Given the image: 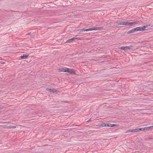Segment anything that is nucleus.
<instances>
[{"instance_id": "1", "label": "nucleus", "mask_w": 153, "mask_h": 153, "mask_svg": "<svg viewBox=\"0 0 153 153\" xmlns=\"http://www.w3.org/2000/svg\"><path fill=\"white\" fill-rule=\"evenodd\" d=\"M137 24V22H123L118 24L119 25H135Z\"/></svg>"}, {"instance_id": "2", "label": "nucleus", "mask_w": 153, "mask_h": 153, "mask_svg": "<svg viewBox=\"0 0 153 153\" xmlns=\"http://www.w3.org/2000/svg\"><path fill=\"white\" fill-rule=\"evenodd\" d=\"M66 72L69 73L71 74H74L75 73V71L73 69L66 68Z\"/></svg>"}, {"instance_id": "3", "label": "nucleus", "mask_w": 153, "mask_h": 153, "mask_svg": "<svg viewBox=\"0 0 153 153\" xmlns=\"http://www.w3.org/2000/svg\"><path fill=\"white\" fill-rule=\"evenodd\" d=\"M102 27H96L92 28H90L88 29H86V31H88L90 30H99Z\"/></svg>"}, {"instance_id": "4", "label": "nucleus", "mask_w": 153, "mask_h": 153, "mask_svg": "<svg viewBox=\"0 0 153 153\" xmlns=\"http://www.w3.org/2000/svg\"><path fill=\"white\" fill-rule=\"evenodd\" d=\"M151 128H153V126H152L148 127H146L145 128H139V131H143L145 130H147V129H150Z\"/></svg>"}, {"instance_id": "5", "label": "nucleus", "mask_w": 153, "mask_h": 153, "mask_svg": "<svg viewBox=\"0 0 153 153\" xmlns=\"http://www.w3.org/2000/svg\"><path fill=\"white\" fill-rule=\"evenodd\" d=\"M75 39H77L80 40L81 38L79 37L73 38L72 39H70L67 40L66 42L68 43H70L71 42L73 41Z\"/></svg>"}, {"instance_id": "6", "label": "nucleus", "mask_w": 153, "mask_h": 153, "mask_svg": "<svg viewBox=\"0 0 153 153\" xmlns=\"http://www.w3.org/2000/svg\"><path fill=\"white\" fill-rule=\"evenodd\" d=\"M106 127H117V126H118V125L108 123L106 124Z\"/></svg>"}, {"instance_id": "7", "label": "nucleus", "mask_w": 153, "mask_h": 153, "mask_svg": "<svg viewBox=\"0 0 153 153\" xmlns=\"http://www.w3.org/2000/svg\"><path fill=\"white\" fill-rule=\"evenodd\" d=\"M46 90H48L50 92H52L54 93L57 92L58 91L55 89H48L47 88L46 89Z\"/></svg>"}, {"instance_id": "8", "label": "nucleus", "mask_w": 153, "mask_h": 153, "mask_svg": "<svg viewBox=\"0 0 153 153\" xmlns=\"http://www.w3.org/2000/svg\"><path fill=\"white\" fill-rule=\"evenodd\" d=\"M4 128H15L16 127V126H4Z\"/></svg>"}, {"instance_id": "9", "label": "nucleus", "mask_w": 153, "mask_h": 153, "mask_svg": "<svg viewBox=\"0 0 153 153\" xmlns=\"http://www.w3.org/2000/svg\"><path fill=\"white\" fill-rule=\"evenodd\" d=\"M58 70L59 71L61 72H66V68H61L58 69Z\"/></svg>"}, {"instance_id": "10", "label": "nucleus", "mask_w": 153, "mask_h": 153, "mask_svg": "<svg viewBox=\"0 0 153 153\" xmlns=\"http://www.w3.org/2000/svg\"><path fill=\"white\" fill-rule=\"evenodd\" d=\"M29 55L28 54H23L22 56H20L21 58L22 59H25L27 58Z\"/></svg>"}, {"instance_id": "11", "label": "nucleus", "mask_w": 153, "mask_h": 153, "mask_svg": "<svg viewBox=\"0 0 153 153\" xmlns=\"http://www.w3.org/2000/svg\"><path fill=\"white\" fill-rule=\"evenodd\" d=\"M135 31H141V27H137L134 28Z\"/></svg>"}, {"instance_id": "12", "label": "nucleus", "mask_w": 153, "mask_h": 153, "mask_svg": "<svg viewBox=\"0 0 153 153\" xmlns=\"http://www.w3.org/2000/svg\"><path fill=\"white\" fill-rule=\"evenodd\" d=\"M135 32L134 29V28H133L132 29V30H131L128 31L127 32L128 33H134Z\"/></svg>"}, {"instance_id": "13", "label": "nucleus", "mask_w": 153, "mask_h": 153, "mask_svg": "<svg viewBox=\"0 0 153 153\" xmlns=\"http://www.w3.org/2000/svg\"><path fill=\"white\" fill-rule=\"evenodd\" d=\"M147 26H143L142 27H141V31H143L145 30L146 27H147Z\"/></svg>"}, {"instance_id": "14", "label": "nucleus", "mask_w": 153, "mask_h": 153, "mask_svg": "<svg viewBox=\"0 0 153 153\" xmlns=\"http://www.w3.org/2000/svg\"><path fill=\"white\" fill-rule=\"evenodd\" d=\"M126 47H120L119 48V49H121V50H123L124 51L127 50V49H126Z\"/></svg>"}, {"instance_id": "15", "label": "nucleus", "mask_w": 153, "mask_h": 153, "mask_svg": "<svg viewBox=\"0 0 153 153\" xmlns=\"http://www.w3.org/2000/svg\"><path fill=\"white\" fill-rule=\"evenodd\" d=\"M106 124H105V123H102V124H101L100 125V127H106Z\"/></svg>"}, {"instance_id": "16", "label": "nucleus", "mask_w": 153, "mask_h": 153, "mask_svg": "<svg viewBox=\"0 0 153 153\" xmlns=\"http://www.w3.org/2000/svg\"><path fill=\"white\" fill-rule=\"evenodd\" d=\"M126 49L127 50L130 49H131L132 47L133 46L131 45H130L128 46H126Z\"/></svg>"}, {"instance_id": "17", "label": "nucleus", "mask_w": 153, "mask_h": 153, "mask_svg": "<svg viewBox=\"0 0 153 153\" xmlns=\"http://www.w3.org/2000/svg\"><path fill=\"white\" fill-rule=\"evenodd\" d=\"M130 132H134L133 129L132 130H129L126 131V133H127Z\"/></svg>"}, {"instance_id": "18", "label": "nucleus", "mask_w": 153, "mask_h": 153, "mask_svg": "<svg viewBox=\"0 0 153 153\" xmlns=\"http://www.w3.org/2000/svg\"><path fill=\"white\" fill-rule=\"evenodd\" d=\"M134 132H137L139 131V128L133 129Z\"/></svg>"}, {"instance_id": "19", "label": "nucleus", "mask_w": 153, "mask_h": 153, "mask_svg": "<svg viewBox=\"0 0 153 153\" xmlns=\"http://www.w3.org/2000/svg\"><path fill=\"white\" fill-rule=\"evenodd\" d=\"M86 29H82L81 30V31L82 32L86 31Z\"/></svg>"}, {"instance_id": "20", "label": "nucleus", "mask_w": 153, "mask_h": 153, "mask_svg": "<svg viewBox=\"0 0 153 153\" xmlns=\"http://www.w3.org/2000/svg\"><path fill=\"white\" fill-rule=\"evenodd\" d=\"M30 34V33H27V35H29Z\"/></svg>"}, {"instance_id": "21", "label": "nucleus", "mask_w": 153, "mask_h": 153, "mask_svg": "<svg viewBox=\"0 0 153 153\" xmlns=\"http://www.w3.org/2000/svg\"><path fill=\"white\" fill-rule=\"evenodd\" d=\"M91 119H90L88 120L87 121V122H89V121H91Z\"/></svg>"}]
</instances>
